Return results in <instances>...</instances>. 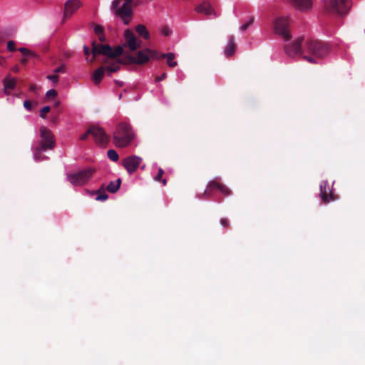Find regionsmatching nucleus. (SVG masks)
I'll return each mask as SVG.
<instances>
[{
    "instance_id": "47",
    "label": "nucleus",
    "mask_w": 365,
    "mask_h": 365,
    "mask_svg": "<svg viewBox=\"0 0 365 365\" xmlns=\"http://www.w3.org/2000/svg\"><path fill=\"white\" fill-rule=\"evenodd\" d=\"M26 63H27V59L26 58H22L21 60V63L26 64Z\"/></svg>"
},
{
    "instance_id": "3",
    "label": "nucleus",
    "mask_w": 365,
    "mask_h": 365,
    "mask_svg": "<svg viewBox=\"0 0 365 365\" xmlns=\"http://www.w3.org/2000/svg\"><path fill=\"white\" fill-rule=\"evenodd\" d=\"M304 39V36H302L298 37L292 43L286 44L284 46V52L289 57L294 58L296 56H301L304 60L309 63H316L317 61L313 57L305 54Z\"/></svg>"
},
{
    "instance_id": "11",
    "label": "nucleus",
    "mask_w": 365,
    "mask_h": 365,
    "mask_svg": "<svg viewBox=\"0 0 365 365\" xmlns=\"http://www.w3.org/2000/svg\"><path fill=\"white\" fill-rule=\"evenodd\" d=\"M141 162L140 157L131 155L123 160V165L129 174H132L138 169Z\"/></svg>"
},
{
    "instance_id": "30",
    "label": "nucleus",
    "mask_w": 365,
    "mask_h": 365,
    "mask_svg": "<svg viewBox=\"0 0 365 365\" xmlns=\"http://www.w3.org/2000/svg\"><path fill=\"white\" fill-rule=\"evenodd\" d=\"M19 51L24 56H33V57H36V55L29 51V49L26 48H24V47H21V48H19Z\"/></svg>"
},
{
    "instance_id": "7",
    "label": "nucleus",
    "mask_w": 365,
    "mask_h": 365,
    "mask_svg": "<svg viewBox=\"0 0 365 365\" xmlns=\"http://www.w3.org/2000/svg\"><path fill=\"white\" fill-rule=\"evenodd\" d=\"M92 135L96 143L100 146H105L109 141V137L105 130L96 125H91L86 132L80 137L81 140H86L88 135Z\"/></svg>"
},
{
    "instance_id": "46",
    "label": "nucleus",
    "mask_w": 365,
    "mask_h": 365,
    "mask_svg": "<svg viewBox=\"0 0 365 365\" xmlns=\"http://www.w3.org/2000/svg\"><path fill=\"white\" fill-rule=\"evenodd\" d=\"M5 61L4 58L0 56V65L4 66V62Z\"/></svg>"
},
{
    "instance_id": "18",
    "label": "nucleus",
    "mask_w": 365,
    "mask_h": 365,
    "mask_svg": "<svg viewBox=\"0 0 365 365\" xmlns=\"http://www.w3.org/2000/svg\"><path fill=\"white\" fill-rule=\"evenodd\" d=\"M195 11L197 13L205 15H212L215 14L214 9L211 4L207 1H204L195 7Z\"/></svg>"
},
{
    "instance_id": "25",
    "label": "nucleus",
    "mask_w": 365,
    "mask_h": 365,
    "mask_svg": "<svg viewBox=\"0 0 365 365\" xmlns=\"http://www.w3.org/2000/svg\"><path fill=\"white\" fill-rule=\"evenodd\" d=\"M123 51V48L122 46H118L114 50L111 48V51L108 54V57L110 58H114L120 56Z\"/></svg>"
},
{
    "instance_id": "43",
    "label": "nucleus",
    "mask_w": 365,
    "mask_h": 365,
    "mask_svg": "<svg viewBox=\"0 0 365 365\" xmlns=\"http://www.w3.org/2000/svg\"><path fill=\"white\" fill-rule=\"evenodd\" d=\"M29 90L32 92H36L37 90V86L36 85L31 84L29 86Z\"/></svg>"
},
{
    "instance_id": "33",
    "label": "nucleus",
    "mask_w": 365,
    "mask_h": 365,
    "mask_svg": "<svg viewBox=\"0 0 365 365\" xmlns=\"http://www.w3.org/2000/svg\"><path fill=\"white\" fill-rule=\"evenodd\" d=\"M161 33L163 36H168L172 34V31L168 26H165L162 28Z\"/></svg>"
},
{
    "instance_id": "45",
    "label": "nucleus",
    "mask_w": 365,
    "mask_h": 365,
    "mask_svg": "<svg viewBox=\"0 0 365 365\" xmlns=\"http://www.w3.org/2000/svg\"><path fill=\"white\" fill-rule=\"evenodd\" d=\"M249 24H242V26L240 27V30L242 31H244L247 29Z\"/></svg>"
},
{
    "instance_id": "26",
    "label": "nucleus",
    "mask_w": 365,
    "mask_h": 365,
    "mask_svg": "<svg viewBox=\"0 0 365 365\" xmlns=\"http://www.w3.org/2000/svg\"><path fill=\"white\" fill-rule=\"evenodd\" d=\"M94 31L96 36L98 37L100 41L103 42L106 41V38L103 34V29L101 24H96V26L94 27Z\"/></svg>"
},
{
    "instance_id": "12",
    "label": "nucleus",
    "mask_w": 365,
    "mask_h": 365,
    "mask_svg": "<svg viewBox=\"0 0 365 365\" xmlns=\"http://www.w3.org/2000/svg\"><path fill=\"white\" fill-rule=\"evenodd\" d=\"M319 189V195L323 203L326 204L335 200L334 195L332 192V190L329 188L327 181L324 180L321 182Z\"/></svg>"
},
{
    "instance_id": "42",
    "label": "nucleus",
    "mask_w": 365,
    "mask_h": 365,
    "mask_svg": "<svg viewBox=\"0 0 365 365\" xmlns=\"http://www.w3.org/2000/svg\"><path fill=\"white\" fill-rule=\"evenodd\" d=\"M83 51H84V53L86 56H88L90 54V50H89L88 47H87L86 46H83Z\"/></svg>"
},
{
    "instance_id": "48",
    "label": "nucleus",
    "mask_w": 365,
    "mask_h": 365,
    "mask_svg": "<svg viewBox=\"0 0 365 365\" xmlns=\"http://www.w3.org/2000/svg\"><path fill=\"white\" fill-rule=\"evenodd\" d=\"M162 182V183L163 184V185H166L167 184V180L166 179H161L160 180Z\"/></svg>"
},
{
    "instance_id": "5",
    "label": "nucleus",
    "mask_w": 365,
    "mask_h": 365,
    "mask_svg": "<svg viewBox=\"0 0 365 365\" xmlns=\"http://www.w3.org/2000/svg\"><path fill=\"white\" fill-rule=\"evenodd\" d=\"M150 59H159L158 53L155 50L146 48L143 51H139L135 56L128 55L125 57V61H120L119 62L141 65L147 63Z\"/></svg>"
},
{
    "instance_id": "1",
    "label": "nucleus",
    "mask_w": 365,
    "mask_h": 365,
    "mask_svg": "<svg viewBox=\"0 0 365 365\" xmlns=\"http://www.w3.org/2000/svg\"><path fill=\"white\" fill-rule=\"evenodd\" d=\"M133 0H113L110 9L113 14L123 23H129L133 19Z\"/></svg>"
},
{
    "instance_id": "23",
    "label": "nucleus",
    "mask_w": 365,
    "mask_h": 365,
    "mask_svg": "<svg viewBox=\"0 0 365 365\" xmlns=\"http://www.w3.org/2000/svg\"><path fill=\"white\" fill-rule=\"evenodd\" d=\"M4 91L7 93V90H13L16 86V80L14 78H10L9 76L4 81Z\"/></svg>"
},
{
    "instance_id": "20",
    "label": "nucleus",
    "mask_w": 365,
    "mask_h": 365,
    "mask_svg": "<svg viewBox=\"0 0 365 365\" xmlns=\"http://www.w3.org/2000/svg\"><path fill=\"white\" fill-rule=\"evenodd\" d=\"M159 59L160 58H166L167 63L170 67H175L178 65V63L175 61V56L173 53H158Z\"/></svg>"
},
{
    "instance_id": "31",
    "label": "nucleus",
    "mask_w": 365,
    "mask_h": 365,
    "mask_svg": "<svg viewBox=\"0 0 365 365\" xmlns=\"http://www.w3.org/2000/svg\"><path fill=\"white\" fill-rule=\"evenodd\" d=\"M58 95L57 93V91L54 89H51L49 91H48L46 93V98L48 99H50V98H54L55 97H56Z\"/></svg>"
},
{
    "instance_id": "39",
    "label": "nucleus",
    "mask_w": 365,
    "mask_h": 365,
    "mask_svg": "<svg viewBox=\"0 0 365 365\" xmlns=\"http://www.w3.org/2000/svg\"><path fill=\"white\" fill-rule=\"evenodd\" d=\"M41 153H42V151H41ZM34 158L36 161H40V160H44L47 158L46 156L45 155H43L42 153H41V155H38V158L36 157V152L34 153Z\"/></svg>"
},
{
    "instance_id": "38",
    "label": "nucleus",
    "mask_w": 365,
    "mask_h": 365,
    "mask_svg": "<svg viewBox=\"0 0 365 365\" xmlns=\"http://www.w3.org/2000/svg\"><path fill=\"white\" fill-rule=\"evenodd\" d=\"M47 78L54 83H56L58 81V76L55 73L53 75L48 76Z\"/></svg>"
},
{
    "instance_id": "41",
    "label": "nucleus",
    "mask_w": 365,
    "mask_h": 365,
    "mask_svg": "<svg viewBox=\"0 0 365 365\" xmlns=\"http://www.w3.org/2000/svg\"><path fill=\"white\" fill-rule=\"evenodd\" d=\"M24 106L29 110L31 109V103L30 101H25L24 102Z\"/></svg>"
},
{
    "instance_id": "13",
    "label": "nucleus",
    "mask_w": 365,
    "mask_h": 365,
    "mask_svg": "<svg viewBox=\"0 0 365 365\" xmlns=\"http://www.w3.org/2000/svg\"><path fill=\"white\" fill-rule=\"evenodd\" d=\"M289 4L294 9L302 11L308 12L313 7L312 0H287Z\"/></svg>"
},
{
    "instance_id": "37",
    "label": "nucleus",
    "mask_w": 365,
    "mask_h": 365,
    "mask_svg": "<svg viewBox=\"0 0 365 365\" xmlns=\"http://www.w3.org/2000/svg\"><path fill=\"white\" fill-rule=\"evenodd\" d=\"M66 72V66L65 65H62L58 68H56L53 70V73L57 75L59 73H65Z\"/></svg>"
},
{
    "instance_id": "44",
    "label": "nucleus",
    "mask_w": 365,
    "mask_h": 365,
    "mask_svg": "<svg viewBox=\"0 0 365 365\" xmlns=\"http://www.w3.org/2000/svg\"><path fill=\"white\" fill-rule=\"evenodd\" d=\"M11 71L14 73H18L19 71V67L18 66H14L12 68H11Z\"/></svg>"
},
{
    "instance_id": "29",
    "label": "nucleus",
    "mask_w": 365,
    "mask_h": 365,
    "mask_svg": "<svg viewBox=\"0 0 365 365\" xmlns=\"http://www.w3.org/2000/svg\"><path fill=\"white\" fill-rule=\"evenodd\" d=\"M108 71V74L110 75L112 73L117 72L120 70V66L118 63H115L111 66H108L106 68Z\"/></svg>"
},
{
    "instance_id": "8",
    "label": "nucleus",
    "mask_w": 365,
    "mask_h": 365,
    "mask_svg": "<svg viewBox=\"0 0 365 365\" xmlns=\"http://www.w3.org/2000/svg\"><path fill=\"white\" fill-rule=\"evenodd\" d=\"M96 171L95 168L88 167L76 173L68 174L67 178L68 182L72 185L81 186L85 185L90 180Z\"/></svg>"
},
{
    "instance_id": "22",
    "label": "nucleus",
    "mask_w": 365,
    "mask_h": 365,
    "mask_svg": "<svg viewBox=\"0 0 365 365\" xmlns=\"http://www.w3.org/2000/svg\"><path fill=\"white\" fill-rule=\"evenodd\" d=\"M121 180L118 178L115 182L111 181L106 187V190L110 193L116 192L120 186Z\"/></svg>"
},
{
    "instance_id": "17",
    "label": "nucleus",
    "mask_w": 365,
    "mask_h": 365,
    "mask_svg": "<svg viewBox=\"0 0 365 365\" xmlns=\"http://www.w3.org/2000/svg\"><path fill=\"white\" fill-rule=\"evenodd\" d=\"M125 44L128 46L130 50L135 51L140 46V41L138 43L135 35L132 31L126 30L124 34Z\"/></svg>"
},
{
    "instance_id": "19",
    "label": "nucleus",
    "mask_w": 365,
    "mask_h": 365,
    "mask_svg": "<svg viewBox=\"0 0 365 365\" xmlns=\"http://www.w3.org/2000/svg\"><path fill=\"white\" fill-rule=\"evenodd\" d=\"M236 43L233 36H230L229 42L226 48H225V54L226 56L230 57L234 55L236 50Z\"/></svg>"
},
{
    "instance_id": "10",
    "label": "nucleus",
    "mask_w": 365,
    "mask_h": 365,
    "mask_svg": "<svg viewBox=\"0 0 365 365\" xmlns=\"http://www.w3.org/2000/svg\"><path fill=\"white\" fill-rule=\"evenodd\" d=\"M215 189L219 190L225 196H229L231 194L230 190L225 185L212 180L208 183L207 190H205L202 194V196H199V197L202 199L209 198L212 195V190Z\"/></svg>"
},
{
    "instance_id": "50",
    "label": "nucleus",
    "mask_w": 365,
    "mask_h": 365,
    "mask_svg": "<svg viewBox=\"0 0 365 365\" xmlns=\"http://www.w3.org/2000/svg\"><path fill=\"white\" fill-rule=\"evenodd\" d=\"M59 104H60L59 101H57L55 103V106L58 107L59 106Z\"/></svg>"
},
{
    "instance_id": "16",
    "label": "nucleus",
    "mask_w": 365,
    "mask_h": 365,
    "mask_svg": "<svg viewBox=\"0 0 365 365\" xmlns=\"http://www.w3.org/2000/svg\"><path fill=\"white\" fill-rule=\"evenodd\" d=\"M111 51V46L109 45H103L100 43H96L95 41L92 43V54L93 58L91 60V62L93 63L95 61V58L96 56L99 54L104 55L108 56V54Z\"/></svg>"
},
{
    "instance_id": "6",
    "label": "nucleus",
    "mask_w": 365,
    "mask_h": 365,
    "mask_svg": "<svg viewBox=\"0 0 365 365\" xmlns=\"http://www.w3.org/2000/svg\"><path fill=\"white\" fill-rule=\"evenodd\" d=\"M41 141L38 146L36 148V157L38 158L41 155V151L51 150L55 147L56 141L52 132L46 127L41 126L40 128Z\"/></svg>"
},
{
    "instance_id": "21",
    "label": "nucleus",
    "mask_w": 365,
    "mask_h": 365,
    "mask_svg": "<svg viewBox=\"0 0 365 365\" xmlns=\"http://www.w3.org/2000/svg\"><path fill=\"white\" fill-rule=\"evenodd\" d=\"M105 73V68L103 66L99 67L96 69L93 74V81L96 85H98L101 83L103 76Z\"/></svg>"
},
{
    "instance_id": "4",
    "label": "nucleus",
    "mask_w": 365,
    "mask_h": 365,
    "mask_svg": "<svg viewBox=\"0 0 365 365\" xmlns=\"http://www.w3.org/2000/svg\"><path fill=\"white\" fill-rule=\"evenodd\" d=\"M305 54L314 58H321L328 53V48L321 41L310 38L304 39Z\"/></svg>"
},
{
    "instance_id": "9",
    "label": "nucleus",
    "mask_w": 365,
    "mask_h": 365,
    "mask_svg": "<svg viewBox=\"0 0 365 365\" xmlns=\"http://www.w3.org/2000/svg\"><path fill=\"white\" fill-rule=\"evenodd\" d=\"M326 6L333 13L345 14L351 7L350 0H328Z\"/></svg>"
},
{
    "instance_id": "35",
    "label": "nucleus",
    "mask_w": 365,
    "mask_h": 365,
    "mask_svg": "<svg viewBox=\"0 0 365 365\" xmlns=\"http://www.w3.org/2000/svg\"><path fill=\"white\" fill-rule=\"evenodd\" d=\"M163 173H164L163 170L162 168H160L158 169V174H157V175L155 176V178H154V180H155V181H160V180H161V179H162V177H163Z\"/></svg>"
},
{
    "instance_id": "49",
    "label": "nucleus",
    "mask_w": 365,
    "mask_h": 365,
    "mask_svg": "<svg viewBox=\"0 0 365 365\" xmlns=\"http://www.w3.org/2000/svg\"><path fill=\"white\" fill-rule=\"evenodd\" d=\"M115 83L118 84L119 86H123V82H119L118 81H115Z\"/></svg>"
},
{
    "instance_id": "36",
    "label": "nucleus",
    "mask_w": 365,
    "mask_h": 365,
    "mask_svg": "<svg viewBox=\"0 0 365 365\" xmlns=\"http://www.w3.org/2000/svg\"><path fill=\"white\" fill-rule=\"evenodd\" d=\"M220 222V225L225 228H228L230 226V221L227 218H222Z\"/></svg>"
},
{
    "instance_id": "24",
    "label": "nucleus",
    "mask_w": 365,
    "mask_h": 365,
    "mask_svg": "<svg viewBox=\"0 0 365 365\" xmlns=\"http://www.w3.org/2000/svg\"><path fill=\"white\" fill-rule=\"evenodd\" d=\"M136 32L145 39L149 38V32L143 24L137 25Z\"/></svg>"
},
{
    "instance_id": "34",
    "label": "nucleus",
    "mask_w": 365,
    "mask_h": 365,
    "mask_svg": "<svg viewBox=\"0 0 365 365\" xmlns=\"http://www.w3.org/2000/svg\"><path fill=\"white\" fill-rule=\"evenodd\" d=\"M7 49L11 52L16 51L15 42L14 41H9L7 42Z\"/></svg>"
},
{
    "instance_id": "27",
    "label": "nucleus",
    "mask_w": 365,
    "mask_h": 365,
    "mask_svg": "<svg viewBox=\"0 0 365 365\" xmlns=\"http://www.w3.org/2000/svg\"><path fill=\"white\" fill-rule=\"evenodd\" d=\"M96 195L97 196L96 197V200L98 201H105L108 197V195L106 193L103 187L96 191Z\"/></svg>"
},
{
    "instance_id": "40",
    "label": "nucleus",
    "mask_w": 365,
    "mask_h": 365,
    "mask_svg": "<svg viewBox=\"0 0 365 365\" xmlns=\"http://www.w3.org/2000/svg\"><path fill=\"white\" fill-rule=\"evenodd\" d=\"M166 76H167L166 73H163L160 76L155 77V81L156 82L161 81L164 80L166 78Z\"/></svg>"
},
{
    "instance_id": "15",
    "label": "nucleus",
    "mask_w": 365,
    "mask_h": 365,
    "mask_svg": "<svg viewBox=\"0 0 365 365\" xmlns=\"http://www.w3.org/2000/svg\"><path fill=\"white\" fill-rule=\"evenodd\" d=\"M274 33L281 36L284 41H289L292 38V29L290 24H274Z\"/></svg>"
},
{
    "instance_id": "2",
    "label": "nucleus",
    "mask_w": 365,
    "mask_h": 365,
    "mask_svg": "<svg viewBox=\"0 0 365 365\" xmlns=\"http://www.w3.org/2000/svg\"><path fill=\"white\" fill-rule=\"evenodd\" d=\"M134 133L130 125L125 123L118 124L113 133V143L118 148H125L130 144Z\"/></svg>"
},
{
    "instance_id": "32",
    "label": "nucleus",
    "mask_w": 365,
    "mask_h": 365,
    "mask_svg": "<svg viewBox=\"0 0 365 365\" xmlns=\"http://www.w3.org/2000/svg\"><path fill=\"white\" fill-rule=\"evenodd\" d=\"M51 110V108L49 106H44L43 108H42L40 110V116L42 118H46V115L49 113Z\"/></svg>"
},
{
    "instance_id": "51",
    "label": "nucleus",
    "mask_w": 365,
    "mask_h": 365,
    "mask_svg": "<svg viewBox=\"0 0 365 365\" xmlns=\"http://www.w3.org/2000/svg\"><path fill=\"white\" fill-rule=\"evenodd\" d=\"M2 41H3V40L0 38V43H1ZM1 51L0 50V52H1Z\"/></svg>"
},
{
    "instance_id": "14",
    "label": "nucleus",
    "mask_w": 365,
    "mask_h": 365,
    "mask_svg": "<svg viewBox=\"0 0 365 365\" xmlns=\"http://www.w3.org/2000/svg\"><path fill=\"white\" fill-rule=\"evenodd\" d=\"M82 6L80 0H68L65 3L63 21L68 20V18Z\"/></svg>"
},
{
    "instance_id": "28",
    "label": "nucleus",
    "mask_w": 365,
    "mask_h": 365,
    "mask_svg": "<svg viewBox=\"0 0 365 365\" xmlns=\"http://www.w3.org/2000/svg\"><path fill=\"white\" fill-rule=\"evenodd\" d=\"M107 155H108V158L113 162H116L119 159V155L115 150H113V149L109 150L108 151Z\"/></svg>"
}]
</instances>
